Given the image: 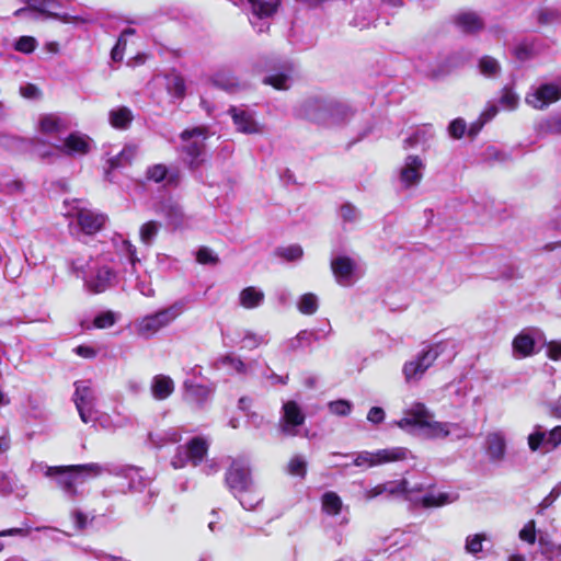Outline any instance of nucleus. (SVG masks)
I'll return each instance as SVG.
<instances>
[{
	"label": "nucleus",
	"mask_w": 561,
	"mask_h": 561,
	"mask_svg": "<svg viewBox=\"0 0 561 561\" xmlns=\"http://www.w3.org/2000/svg\"><path fill=\"white\" fill-rule=\"evenodd\" d=\"M188 396L198 404L206 402L211 394V390L205 386L192 385L187 388Z\"/></svg>",
	"instance_id": "obj_47"
},
{
	"label": "nucleus",
	"mask_w": 561,
	"mask_h": 561,
	"mask_svg": "<svg viewBox=\"0 0 561 561\" xmlns=\"http://www.w3.org/2000/svg\"><path fill=\"white\" fill-rule=\"evenodd\" d=\"M135 31L133 28H126L122 32L116 45L114 46V48L112 49V59L114 61H119L122 60L123 58V53H124V49H125V46H126V41H127V37L128 36H131L134 35Z\"/></svg>",
	"instance_id": "obj_46"
},
{
	"label": "nucleus",
	"mask_w": 561,
	"mask_h": 561,
	"mask_svg": "<svg viewBox=\"0 0 561 561\" xmlns=\"http://www.w3.org/2000/svg\"><path fill=\"white\" fill-rule=\"evenodd\" d=\"M394 425L407 432L419 428L423 435L433 439H443L448 436L461 438L465 436L463 430L458 423L436 421L433 412L422 402L411 404L404 411L403 417L396 421Z\"/></svg>",
	"instance_id": "obj_1"
},
{
	"label": "nucleus",
	"mask_w": 561,
	"mask_h": 561,
	"mask_svg": "<svg viewBox=\"0 0 561 561\" xmlns=\"http://www.w3.org/2000/svg\"><path fill=\"white\" fill-rule=\"evenodd\" d=\"M119 483L117 486L121 491L141 492L146 489L148 480L142 476L141 471L137 468L125 467L121 468L117 472Z\"/></svg>",
	"instance_id": "obj_25"
},
{
	"label": "nucleus",
	"mask_w": 561,
	"mask_h": 561,
	"mask_svg": "<svg viewBox=\"0 0 561 561\" xmlns=\"http://www.w3.org/2000/svg\"><path fill=\"white\" fill-rule=\"evenodd\" d=\"M182 140L185 142L183 150L191 157V165H198V158L204 151V140L207 138L206 129L196 127L186 129L181 134Z\"/></svg>",
	"instance_id": "obj_20"
},
{
	"label": "nucleus",
	"mask_w": 561,
	"mask_h": 561,
	"mask_svg": "<svg viewBox=\"0 0 561 561\" xmlns=\"http://www.w3.org/2000/svg\"><path fill=\"white\" fill-rule=\"evenodd\" d=\"M467 129L466 122L461 118L454 119L448 127L449 135L456 139L461 138Z\"/></svg>",
	"instance_id": "obj_57"
},
{
	"label": "nucleus",
	"mask_w": 561,
	"mask_h": 561,
	"mask_svg": "<svg viewBox=\"0 0 561 561\" xmlns=\"http://www.w3.org/2000/svg\"><path fill=\"white\" fill-rule=\"evenodd\" d=\"M329 111L346 112V108L335 102L321 99H309L300 107V114L304 117L319 124L329 122Z\"/></svg>",
	"instance_id": "obj_16"
},
{
	"label": "nucleus",
	"mask_w": 561,
	"mask_h": 561,
	"mask_svg": "<svg viewBox=\"0 0 561 561\" xmlns=\"http://www.w3.org/2000/svg\"><path fill=\"white\" fill-rule=\"evenodd\" d=\"M486 540L485 534L469 535L466 538L465 550L470 554H477L483 549V541Z\"/></svg>",
	"instance_id": "obj_44"
},
{
	"label": "nucleus",
	"mask_w": 561,
	"mask_h": 561,
	"mask_svg": "<svg viewBox=\"0 0 561 561\" xmlns=\"http://www.w3.org/2000/svg\"><path fill=\"white\" fill-rule=\"evenodd\" d=\"M158 211L167 218L168 224L173 228L178 229L185 226L186 218L179 203L167 199L161 203Z\"/></svg>",
	"instance_id": "obj_29"
},
{
	"label": "nucleus",
	"mask_w": 561,
	"mask_h": 561,
	"mask_svg": "<svg viewBox=\"0 0 561 561\" xmlns=\"http://www.w3.org/2000/svg\"><path fill=\"white\" fill-rule=\"evenodd\" d=\"M160 229L161 224L156 220H149L142 224L139 228V239L141 243L150 247L154 242Z\"/></svg>",
	"instance_id": "obj_37"
},
{
	"label": "nucleus",
	"mask_w": 561,
	"mask_h": 561,
	"mask_svg": "<svg viewBox=\"0 0 561 561\" xmlns=\"http://www.w3.org/2000/svg\"><path fill=\"white\" fill-rule=\"evenodd\" d=\"M167 89L174 98H182L185 92V83L182 77L172 75L167 78Z\"/></svg>",
	"instance_id": "obj_45"
},
{
	"label": "nucleus",
	"mask_w": 561,
	"mask_h": 561,
	"mask_svg": "<svg viewBox=\"0 0 561 561\" xmlns=\"http://www.w3.org/2000/svg\"><path fill=\"white\" fill-rule=\"evenodd\" d=\"M386 413L379 407H373L367 413V420L373 424H380L383 422Z\"/></svg>",
	"instance_id": "obj_61"
},
{
	"label": "nucleus",
	"mask_w": 561,
	"mask_h": 561,
	"mask_svg": "<svg viewBox=\"0 0 561 561\" xmlns=\"http://www.w3.org/2000/svg\"><path fill=\"white\" fill-rule=\"evenodd\" d=\"M385 493L389 494H401V493H410L408 488V482L405 480L402 481H389L382 483Z\"/></svg>",
	"instance_id": "obj_53"
},
{
	"label": "nucleus",
	"mask_w": 561,
	"mask_h": 561,
	"mask_svg": "<svg viewBox=\"0 0 561 561\" xmlns=\"http://www.w3.org/2000/svg\"><path fill=\"white\" fill-rule=\"evenodd\" d=\"M251 471L248 461L234 459L226 473V484L233 494L248 492L252 486Z\"/></svg>",
	"instance_id": "obj_15"
},
{
	"label": "nucleus",
	"mask_w": 561,
	"mask_h": 561,
	"mask_svg": "<svg viewBox=\"0 0 561 561\" xmlns=\"http://www.w3.org/2000/svg\"><path fill=\"white\" fill-rule=\"evenodd\" d=\"M337 104L341 105V103ZM342 106L346 108V112L329 111V122L327 124H340L351 117V108L345 104H342Z\"/></svg>",
	"instance_id": "obj_59"
},
{
	"label": "nucleus",
	"mask_w": 561,
	"mask_h": 561,
	"mask_svg": "<svg viewBox=\"0 0 561 561\" xmlns=\"http://www.w3.org/2000/svg\"><path fill=\"white\" fill-rule=\"evenodd\" d=\"M559 100H561V82H542L531 85L525 95V103L539 111Z\"/></svg>",
	"instance_id": "obj_8"
},
{
	"label": "nucleus",
	"mask_w": 561,
	"mask_h": 561,
	"mask_svg": "<svg viewBox=\"0 0 561 561\" xmlns=\"http://www.w3.org/2000/svg\"><path fill=\"white\" fill-rule=\"evenodd\" d=\"M133 113L126 106H118L110 111L108 122L113 128L127 129L133 122Z\"/></svg>",
	"instance_id": "obj_33"
},
{
	"label": "nucleus",
	"mask_w": 561,
	"mask_h": 561,
	"mask_svg": "<svg viewBox=\"0 0 561 561\" xmlns=\"http://www.w3.org/2000/svg\"><path fill=\"white\" fill-rule=\"evenodd\" d=\"M440 354V345H428L412 359L404 363L402 374L407 382L419 381Z\"/></svg>",
	"instance_id": "obj_6"
},
{
	"label": "nucleus",
	"mask_w": 561,
	"mask_h": 561,
	"mask_svg": "<svg viewBox=\"0 0 561 561\" xmlns=\"http://www.w3.org/2000/svg\"><path fill=\"white\" fill-rule=\"evenodd\" d=\"M321 507L322 512L329 516H339L344 508L341 497L332 491H328L322 495Z\"/></svg>",
	"instance_id": "obj_35"
},
{
	"label": "nucleus",
	"mask_w": 561,
	"mask_h": 561,
	"mask_svg": "<svg viewBox=\"0 0 561 561\" xmlns=\"http://www.w3.org/2000/svg\"><path fill=\"white\" fill-rule=\"evenodd\" d=\"M527 444L530 451H541L547 454L557 449L561 444V425L545 432L540 425H536L534 431L527 437Z\"/></svg>",
	"instance_id": "obj_13"
},
{
	"label": "nucleus",
	"mask_w": 561,
	"mask_h": 561,
	"mask_svg": "<svg viewBox=\"0 0 561 561\" xmlns=\"http://www.w3.org/2000/svg\"><path fill=\"white\" fill-rule=\"evenodd\" d=\"M26 8L19 9L14 12L15 16L27 15L30 18H34L33 13L37 12L41 15H47L50 18L58 19L65 23H73L77 21L76 16H70L68 14H57L51 13L50 9L53 3L49 0H25Z\"/></svg>",
	"instance_id": "obj_24"
},
{
	"label": "nucleus",
	"mask_w": 561,
	"mask_h": 561,
	"mask_svg": "<svg viewBox=\"0 0 561 561\" xmlns=\"http://www.w3.org/2000/svg\"><path fill=\"white\" fill-rule=\"evenodd\" d=\"M502 107L506 111H515L519 104V96L512 88L505 87L499 100Z\"/></svg>",
	"instance_id": "obj_42"
},
{
	"label": "nucleus",
	"mask_w": 561,
	"mask_h": 561,
	"mask_svg": "<svg viewBox=\"0 0 561 561\" xmlns=\"http://www.w3.org/2000/svg\"><path fill=\"white\" fill-rule=\"evenodd\" d=\"M328 407L332 414H335L339 416L348 415L353 408L352 403L347 400L331 401Z\"/></svg>",
	"instance_id": "obj_50"
},
{
	"label": "nucleus",
	"mask_w": 561,
	"mask_h": 561,
	"mask_svg": "<svg viewBox=\"0 0 561 561\" xmlns=\"http://www.w3.org/2000/svg\"><path fill=\"white\" fill-rule=\"evenodd\" d=\"M70 127V121L66 115L57 113L42 114L37 118L36 130L48 137L58 136Z\"/></svg>",
	"instance_id": "obj_21"
},
{
	"label": "nucleus",
	"mask_w": 561,
	"mask_h": 561,
	"mask_svg": "<svg viewBox=\"0 0 561 561\" xmlns=\"http://www.w3.org/2000/svg\"><path fill=\"white\" fill-rule=\"evenodd\" d=\"M425 167L424 158L417 154L407 156L399 172L401 185L405 188L419 185L423 179Z\"/></svg>",
	"instance_id": "obj_18"
},
{
	"label": "nucleus",
	"mask_w": 561,
	"mask_h": 561,
	"mask_svg": "<svg viewBox=\"0 0 561 561\" xmlns=\"http://www.w3.org/2000/svg\"><path fill=\"white\" fill-rule=\"evenodd\" d=\"M174 381L168 375H156L150 381L151 396L158 401L168 399L174 392Z\"/></svg>",
	"instance_id": "obj_28"
},
{
	"label": "nucleus",
	"mask_w": 561,
	"mask_h": 561,
	"mask_svg": "<svg viewBox=\"0 0 561 561\" xmlns=\"http://www.w3.org/2000/svg\"><path fill=\"white\" fill-rule=\"evenodd\" d=\"M331 270L336 283L342 287L352 286L359 277L357 274V263L345 255L332 259Z\"/></svg>",
	"instance_id": "obj_19"
},
{
	"label": "nucleus",
	"mask_w": 561,
	"mask_h": 561,
	"mask_svg": "<svg viewBox=\"0 0 561 561\" xmlns=\"http://www.w3.org/2000/svg\"><path fill=\"white\" fill-rule=\"evenodd\" d=\"M499 113V107L495 103L490 102L486 104L485 108L480 114V118L486 124L492 121Z\"/></svg>",
	"instance_id": "obj_62"
},
{
	"label": "nucleus",
	"mask_w": 561,
	"mask_h": 561,
	"mask_svg": "<svg viewBox=\"0 0 561 561\" xmlns=\"http://www.w3.org/2000/svg\"><path fill=\"white\" fill-rule=\"evenodd\" d=\"M30 470L34 474L43 473L46 477L55 478L57 485L69 499H75L78 495V484H82L89 479L96 478L108 471L106 467L96 462L58 467H50L43 462H33Z\"/></svg>",
	"instance_id": "obj_2"
},
{
	"label": "nucleus",
	"mask_w": 561,
	"mask_h": 561,
	"mask_svg": "<svg viewBox=\"0 0 561 561\" xmlns=\"http://www.w3.org/2000/svg\"><path fill=\"white\" fill-rule=\"evenodd\" d=\"M234 495L238 496L240 504L245 510H249V511L254 510L263 500L261 493L257 492L253 485L250 486V491L238 492Z\"/></svg>",
	"instance_id": "obj_39"
},
{
	"label": "nucleus",
	"mask_w": 561,
	"mask_h": 561,
	"mask_svg": "<svg viewBox=\"0 0 561 561\" xmlns=\"http://www.w3.org/2000/svg\"><path fill=\"white\" fill-rule=\"evenodd\" d=\"M307 470V461L301 456H294L287 466L289 474L304 478Z\"/></svg>",
	"instance_id": "obj_48"
},
{
	"label": "nucleus",
	"mask_w": 561,
	"mask_h": 561,
	"mask_svg": "<svg viewBox=\"0 0 561 561\" xmlns=\"http://www.w3.org/2000/svg\"><path fill=\"white\" fill-rule=\"evenodd\" d=\"M479 70L488 78H495L501 72V66L495 58L484 56L479 61Z\"/></svg>",
	"instance_id": "obj_40"
},
{
	"label": "nucleus",
	"mask_w": 561,
	"mask_h": 561,
	"mask_svg": "<svg viewBox=\"0 0 561 561\" xmlns=\"http://www.w3.org/2000/svg\"><path fill=\"white\" fill-rule=\"evenodd\" d=\"M537 537L539 550L545 560L561 561V543L554 545L547 533L537 531L535 520H528L518 533V538L528 545H534Z\"/></svg>",
	"instance_id": "obj_4"
},
{
	"label": "nucleus",
	"mask_w": 561,
	"mask_h": 561,
	"mask_svg": "<svg viewBox=\"0 0 561 561\" xmlns=\"http://www.w3.org/2000/svg\"><path fill=\"white\" fill-rule=\"evenodd\" d=\"M209 443L204 437L192 438L184 447H180L172 459L174 468H183L186 462L197 466L207 455Z\"/></svg>",
	"instance_id": "obj_12"
},
{
	"label": "nucleus",
	"mask_w": 561,
	"mask_h": 561,
	"mask_svg": "<svg viewBox=\"0 0 561 561\" xmlns=\"http://www.w3.org/2000/svg\"><path fill=\"white\" fill-rule=\"evenodd\" d=\"M147 179L156 183L165 181L168 185H175L180 180V173L175 169H168L164 164H154L148 168Z\"/></svg>",
	"instance_id": "obj_31"
},
{
	"label": "nucleus",
	"mask_w": 561,
	"mask_h": 561,
	"mask_svg": "<svg viewBox=\"0 0 561 561\" xmlns=\"http://www.w3.org/2000/svg\"><path fill=\"white\" fill-rule=\"evenodd\" d=\"M264 82L273 85L275 89L285 90L289 87L290 76L287 73L271 75L265 77Z\"/></svg>",
	"instance_id": "obj_49"
},
{
	"label": "nucleus",
	"mask_w": 561,
	"mask_h": 561,
	"mask_svg": "<svg viewBox=\"0 0 561 561\" xmlns=\"http://www.w3.org/2000/svg\"><path fill=\"white\" fill-rule=\"evenodd\" d=\"M37 46V41L32 36H21L15 45L14 48L24 54H31L35 50Z\"/></svg>",
	"instance_id": "obj_51"
},
{
	"label": "nucleus",
	"mask_w": 561,
	"mask_h": 561,
	"mask_svg": "<svg viewBox=\"0 0 561 561\" xmlns=\"http://www.w3.org/2000/svg\"><path fill=\"white\" fill-rule=\"evenodd\" d=\"M196 260L201 264H216L218 262V257L208 248H201L197 251Z\"/></svg>",
	"instance_id": "obj_58"
},
{
	"label": "nucleus",
	"mask_w": 561,
	"mask_h": 561,
	"mask_svg": "<svg viewBox=\"0 0 561 561\" xmlns=\"http://www.w3.org/2000/svg\"><path fill=\"white\" fill-rule=\"evenodd\" d=\"M236 130L245 135H263L266 131L265 124L256 117V112L245 106H231L228 111Z\"/></svg>",
	"instance_id": "obj_10"
},
{
	"label": "nucleus",
	"mask_w": 561,
	"mask_h": 561,
	"mask_svg": "<svg viewBox=\"0 0 561 561\" xmlns=\"http://www.w3.org/2000/svg\"><path fill=\"white\" fill-rule=\"evenodd\" d=\"M341 217L345 221L353 222L358 219L359 213L354 206L346 204L341 207Z\"/></svg>",
	"instance_id": "obj_60"
},
{
	"label": "nucleus",
	"mask_w": 561,
	"mask_h": 561,
	"mask_svg": "<svg viewBox=\"0 0 561 561\" xmlns=\"http://www.w3.org/2000/svg\"><path fill=\"white\" fill-rule=\"evenodd\" d=\"M434 136L432 126H422L403 141V148L410 149L417 145H424Z\"/></svg>",
	"instance_id": "obj_36"
},
{
	"label": "nucleus",
	"mask_w": 561,
	"mask_h": 561,
	"mask_svg": "<svg viewBox=\"0 0 561 561\" xmlns=\"http://www.w3.org/2000/svg\"><path fill=\"white\" fill-rule=\"evenodd\" d=\"M409 450L404 447H391L378 449L376 451H360L355 455L353 463L356 467H376L389 462H396L407 459Z\"/></svg>",
	"instance_id": "obj_7"
},
{
	"label": "nucleus",
	"mask_w": 561,
	"mask_h": 561,
	"mask_svg": "<svg viewBox=\"0 0 561 561\" xmlns=\"http://www.w3.org/2000/svg\"><path fill=\"white\" fill-rule=\"evenodd\" d=\"M457 26L465 33H476L482 28L483 22L474 12H462L456 16Z\"/></svg>",
	"instance_id": "obj_34"
},
{
	"label": "nucleus",
	"mask_w": 561,
	"mask_h": 561,
	"mask_svg": "<svg viewBox=\"0 0 561 561\" xmlns=\"http://www.w3.org/2000/svg\"><path fill=\"white\" fill-rule=\"evenodd\" d=\"M485 448L492 461H501L506 454V436L502 431H494L486 435Z\"/></svg>",
	"instance_id": "obj_26"
},
{
	"label": "nucleus",
	"mask_w": 561,
	"mask_h": 561,
	"mask_svg": "<svg viewBox=\"0 0 561 561\" xmlns=\"http://www.w3.org/2000/svg\"><path fill=\"white\" fill-rule=\"evenodd\" d=\"M224 365L228 366L229 368L233 369L238 374H247L248 373V366L247 364L239 357L236 356H226L222 359Z\"/></svg>",
	"instance_id": "obj_55"
},
{
	"label": "nucleus",
	"mask_w": 561,
	"mask_h": 561,
	"mask_svg": "<svg viewBox=\"0 0 561 561\" xmlns=\"http://www.w3.org/2000/svg\"><path fill=\"white\" fill-rule=\"evenodd\" d=\"M305 414L295 401H287L283 404V415L280 419V431L289 436L297 435V427L304 424Z\"/></svg>",
	"instance_id": "obj_22"
},
{
	"label": "nucleus",
	"mask_w": 561,
	"mask_h": 561,
	"mask_svg": "<svg viewBox=\"0 0 561 561\" xmlns=\"http://www.w3.org/2000/svg\"><path fill=\"white\" fill-rule=\"evenodd\" d=\"M54 148L67 157L79 158L88 154L94 148V141L85 134L73 131L54 145Z\"/></svg>",
	"instance_id": "obj_14"
},
{
	"label": "nucleus",
	"mask_w": 561,
	"mask_h": 561,
	"mask_svg": "<svg viewBox=\"0 0 561 561\" xmlns=\"http://www.w3.org/2000/svg\"><path fill=\"white\" fill-rule=\"evenodd\" d=\"M76 391L73 401L83 423H89L95 419V401L96 397L93 389L85 382L79 381L75 383Z\"/></svg>",
	"instance_id": "obj_17"
},
{
	"label": "nucleus",
	"mask_w": 561,
	"mask_h": 561,
	"mask_svg": "<svg viewBox=\"0 0 561 561\" xmlns=\"http://www.w3.org/2000/svg\"><path fill=\"white\" fill-rule=\"evenodd\" d=\"M513 356L515 358H525L535 353V336L529 330H523L517 334L513 342Z\"/></svg>",
	"instance_id": "obj_27"
},
{
	"label": "nucleus",
	"mask_w": 561,
	"mask_h": 561,
	"mask_svg": "<svg viewBox=\"0 0 561 561\" xmlns=\"http://www.w3.org/2000/svg\"><path fill=\"white\" fill-rule=\"evenodd\" d=\"M277 253L286 261H297L301 259L304 252L300 245L294 244L279 249Z\"/></svg>",
	"instance_id": "obj_52"
},
{
	"label": "nucleus",
	"mask_w": 561,
	"mask_h": 561,
	"mask_svg": "<svg viewBox=\"0 0 561 561\" xmlns=\"http://www.w3.org/2000/svg\"><path fill=\"white\" fill-rule=\"evenodd\" d=\"M115 321V314L112 311H106L95 317L94 327L98 329H106L112 327Z\"/></svg>",
	"instance_id": "obj_56"
},
{
	"label": "nucleus",
	"mask_w": 561,
	"mask_h": 561,
	"mask_svg": "<svg viewBox=\"0 0 561 561\" xmlns=\"http://www.w3.org/2000/svg\"><path fill=\"white\" fill-rule=\"evenodd\" d=\"M225 343L229 345H240L242 350H255L262 344H266V336L251 330H236L234 332L224 335Z\"/></svg>",
	"instance_id": "obj_23"
},
{
	"label": "nucleus",
	"mask_w": 561,
	"mask_h": 561,
	"mask_svg": "<svg viewBox=\"0 0 561 561\" xmlns=\"http://www.w3.org/2000/svg\"><path fill=\"white\" fill-rule=\"evenodd\" d=\"M458 500V494L453 491L431 490L420 497L424 507H439L451 504Z\"/></svg>",
	"instance_id": "obj_30"
},
{
	"label": "nucleus",
	"mask_w": 561,
	"mask_h": 561,
	"mask_svg": "<svg viewBox=\"0 0 561 561\" xmlns=\"http://www.w3.org/2000/svg\"><path fill=\"white\" fill-rule=\"evenodd\" d=\"M253 28L263 33L268 30V20L277 12L280 0H245Z\"/></svg>",
	"instance_id": "obj_9"
},
{
	"label": "nucleus",
	"mask_w": 561,
	"mask_h": 561,
	"mask_svg": "<svg viewBox=\"0 0 561 561\" xmlns=\"http://www.w3.org/2000/svg\"><path fill=\"white\" fill-rule=\"evenodd\" d=\"M65 206L68 208L65 215L75 217L81 231L85 234L96 233L106 221L104 214L85 208L82 201L65 202Z\"/></svg>",
	"instance_id": "obj_5"
},
{
	"label": "nucleus",
	"mask_w": 561,
	"mask_h": 561,
	"mask_svg": "<svg viewBox=\"0 0 561 561\" xmlns=\"http://www.w3.org/2000/svg\"><path fill=\"white\" fill-rule=\"evenodd\" d=\"M211 82L215 87L232 92L238 87L237 80L227 72H217L213 76Z\"/></svg>",
	"instance_id": "obj_43"
},
{
	"label": "nucleus",
	"mask_w": 561,
	"mask_h": 561,
	"mask_svg": "<svg viewBox=\"0 0 561 561\" xmlns=\"http://www.w3.org/2000/svg\"><path fill=\"white\" fill-rule=\"evenodd\" d=\"M561 495V483H558L550 493L540 502L538 506V514H541L546 508L551 506L553 502Z\"/></svg>",
	"instance_id": "obj_54"
},
{
	"label": "nucleus",
	"mask_w": 561,
	"mask_h": 561,
	"mask_svg": "<svg viewBox=\"0 0 561 561\" xmlns=\"http://www.w3.org/2000/svg\"><path fill=\"white\" fill-rule=\"evenodd\" d=\"M297 308L302 314H313L319 308L318 296L312 293L304 294L297 301Z\"/></svg>",
	"instance_id": "obj_38"
},
{
	"label": "nucleus",
	"mask_w": 561,
	"mask_h": 561,
	"mask_svg": "<svg viewBox=\"0 0 561 561\" xmlns=\"http://www.w3.org/2000/svg\"><path fill=\"white\" fill-rule=\"evenodd\" d=\"M531 51H533V48L527 43L519 44L515 48V54L519 59L527 58L531 54Z\"/></svg>",
	"instance_id": "obj_64"
},
{
	"label": "nucleus",
	"mask_w": 561,
	"mask_h": 561,
	"mask_svg": "<svg viewBox=\"0 0 561 561\" xmlns=\"http://www.w3.org/2000/svg\"><path fill=\"white\" fill-rule=\"evenodd\" d=\"M537 131L540 135L561 134V114L538 123Z\"/></svg>",
	"instance_id": "obj_41"
},
{
	"label": "nucleus",
	"mask_w": 561,
	"mask_h": 561,
	"mask_svg": "<svg viewBox=\"0 0 561 561\" xmlns=\"http://www.w3.org/2000/svg\"><path fill=\"white\" fill-rule=\"evenodd\" d=\"M547 354L552 360H561V343L556 341L548 343Z\"/></svg>",
	"instance_id": "obj_63"
},
{
	"label": "nucleus",
	"mask_w": 561,
	"mask_h": 561,
	"mask_svg": "<svg viewBox=\"0 0 561 561\" xmlns=\"http://www.w3.org/2000/svg\"><path fill=\"white\" fill-rule=\"evenodd\" d=\"M87 287L93 293H102L116 282V274L113 270L96 261L88 265V270L83 273Z\"/></svg>",
	"instance_id": "obj_11"
},
{
	"label": "nucleus",
	"mask_w": 561,
	"mask_h": 561,
	"mask_svg": "<svg viewBox=\"0 0 561 561\" xmlns=\"http://www.w3.org/2000/svg\"><path fill=\"white\" fill-rule=\"evenodd\" d=\"M264 298L265 295L263 290L254 286H249L240 291L239 304L245 309H254L263 304Z\"/></svg>",
	"instance_id": "obj_32"
},
{
	"label": "nucleus",
	"mask_w": 561,
	"mask_h": 561,
	"mask_svg": "<svg viewBox=\"0 0 561 561\" xmlns=\"http://www.w3.org/2000/svg\"><path fill=\"white\" fill-rule=\"evenodd\" d=\"M184 311L185 304L181 300L174 301L167 307L136 319L134 322L135 332L145 340L152 339L161 330L170 327Z\"/></svg>",
	"instance_id": "obj_3"
}]
</instances>
